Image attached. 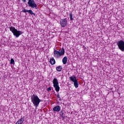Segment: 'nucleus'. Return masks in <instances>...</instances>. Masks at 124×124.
<instances>
[{"label":"nucleus","instance_id":"f257e3e1","mask_svg":"<svg viewBox=\"0 0 124 124\" xmlns=\"http://www.w3.org/2000/svg\"><path fill=\"white\" fill-rule=\"evenodd\" d=\"M31 100L36 108H37V107H38L39 103H40V101H41L38 97V96L35 94L32 95L31 98Z\"/></svg>","mask_w":124,"mask_h":124},{"label":"nucleus","instance_id":"f03ea898","mask_svg":"<svg viewBox=\"0 0 124 124\" xmlns=\"http://www.w3.org/2000/svg\"><path fill=\"white\" fill-rule=\"evenodd\" d=\"M10 31H12L14 36H16V38H18L19 36H20L21 34H23V32L22 31L17 30L16 29H15V27H10Z\"/></svg>","mask_w":124,"mask_h":124},{"label":"nucleus","instance_id":"7ed1b4c3","mask_svg":"<svg viewBox=\"0 0 124 124\" xmlns=\"http://www.w3.org/2000/svg\"><path fill=\"white\" fill-rule=\"evenodd\" d=\"M53 87L55 88L57 93L60 92V86L59 85V81L57 78H54L53 80Z\"/></svg>","mask_w":124,"mask_h":124},{"label":"nucleus","instance_id":"20e7f679","mask_svg":"<svg viewBox=\"0 0 124 124\" xmlns=\"http://www.w3.org/2000/svg\"><path fill=\"white\" fill-rule=\"evenodd\" d=\"M117 45L121 51L124 52V41L123 40L118 41L117 43Z\"/></svg>","mask_w":124,"mask_h":124},{"label":"nucleus","instance_id":"39448f33","mask_svg":"<svg viewBox=\"0 0 124 124\" xmlns=\"http://www.w3.org/2000/svg\"><path fill=\"white\" fill-rule=\"evenodd\" d=\"M28 4L29 6L31 7V8H36L37 7V5L34 2V0H29Z\"/></svg>","mask_w":124,"mask_h":124},{"label":"nucleus","instance_id":"423d86ee","mask_svg":"<svg viewBox=\"0 0 124 124\" xmlns=\"http://www.w3.org/2000/svg\"><path fill=\"white\" fill-rule=\"evenodd\" d=\"M60 24L62 27H65V26H66L67 24V19H66V18L61 19L60 21Z\"/></svg>","mask_w":124,"mask_h":124},{"label":"nucleus","instance_id":"0eeeda50","mask_svg":"<svg viewBox=\"0 0 124 124\" xmlns=\"http://www.w3.org/2000/svg\"><path fill=\"white\" fill-rule=\"evenodd\" d=\"M54 57L57 59L60 58V57H61L60 52L58 50H55L54 52Z\"/></svg>","mask_w":124,"mask_h":124},{"label":"nucleus","instance_id":"6e6552de","mask_svg":"<svg viewBox=\"0 0 124 124\" xmlns=\"http://www.w3.org/2000/svg\"><path fill=\"white\" fill-rule=\"evenodd\" d=\"M53 110L55 112H60L61 111V107L60 106H55L53 108Z\"/></svg>","mask_w":124,"mask_h":124},{"label":"nucleus","instance_id":"1a4fd4ad","mask_svg":"<svg viewBox=\"0 0 124 124\" xmlns=\"http://www.w3.org/2000/svg\"><path fill=\"white\" fill-rule=\"evenodd\" d=\"M69 78H70V81H72V82H74V83L78 81L77 78H76V77L72 76V77H70Z\"/></svg>","mask_w":124,"mask_h":124},{"label":"nucleus","instance_id":"9d476101","mask_svg":"<svg viewBox=\"0 0 124 124\" xmlns=\"http://www.w3.org/2000/svg\"><path fill=\"white\" fill-rule=\"evenodd\" d=\"M58 52H59L61 56H63V55H64V48H62V49H60Z\"/></svg>","mask_w":124,"mask_h":124},{"label":"nucleus","instance_id":"9b49d317","mask_svg":"<svg viewBox=\"0 0 124 124\" xmlns=\"http://www.w3.org/2000/svg\"><path fill=\"white\" fill-rule=\"evenodd\" d=\"M24 119L23 118H21L20 119H19L16 124H22L23 123H24Z\"/></svg>","mask_w":124,"mask_h":124},{"label":"nucleus","instance_id":"f8f14e48","mask_svg":"<svg viewBox=\"0 0 124 124\" xmlns=\"http://www.w3.org/2000/svg\"><path fill=\"white\" fill-rule=\"evenodd\" d=\"M62 62L63 64H66L67 62V57H66V56L64 57V58L62 59Z\"/></svg>","mask_w":124,"mask_h":124},{"label":"nucleus","instance_id":"ddd939ff","mask_svg":"<svg viewBox=\"0 0 124 124\" xmlns=\"http://www.w3.org/2000/svg\"><path fill=\"white\" fill-rule=\"evenodd\" d=\"M49 62L50 64H55L56 63V61H55V59L54 58H51Z\"/></svg>","mask_w":124,"mask_h":124},{"label":"nucleus","instance_id":"4468645a","mask_svg":"<svg viewBox=\"0 0 124 124\" xmlns=\"http://www.w3.org/2000/svg\"><path fill=\"white\" fill-rule=\"evenodd\" d=\"M60 115L62 118H63V119H64L65 118V114L63 113V111L62 110L60 111Z\"/></svg>","mask_w":124,"mask_h":124},{"label":"nucleus","instance_id":"2eb2a0df","mask_svg":"<svg viewBox=\"0 0 124 124\" xmlns=\"http://www.w3.org/2000/svg\"><path fill=\"white\" fill-rule=\"evenodd\" d=\"M74 85L75 86V87L77 89L79 86V84H78V80H77V81H75L74 82Z\"/></svg>","mask_w":124,"mask_h":124},{"label":"nucleus","instance_id":"dca6fc26","mask_svg":"<svg viewBox=\"0 0 124 124\" xmlns=\"http://www.w3.org/2000/svg\"><path fill=\"white\" fill-rule=\"evenodd\" d=\"M62 66H59L56 67V70H57V71H62Z\"/></svg>","mask_w":124,"mask_h":124},{"label":"nucleus","instance_id":"f3484780","mask_svg":"<svg viewBox=\"0 0 124 124\" xmlns=\"http://www.w3.org/2000/svg\"><path fill=\"white\" fill-rule=\"evenodd\" d=\"M28 13H29L30 14H31V15H35V14L33 13L32 12V11L31 10H29L28 11Z\"/></svg>","mask_w":124,"mask_h":124},{"label":"nucleus","instance_id":"a211bd4d","mask_svg":"<svg viewBox=\"0 0 124 124\" xmlns=\"http://www.w3.org/2000/svg\"><path fill=\"white\" fill-rule=\"evenodd\" d=\"M15 63V62L14 61V59H11V62H10V64H14Z\"/></svg>","mask_w":124,"mask_h":124},{"label":"nucleus","instance_id":"6ab92c4d","mask_svg":"<svg viewBox=\"0 0 124 124\" xmlns=\"http://www.w3.org/2000/svg\"><path fill=\"white\" fill-rule=\"evenodd\" d=\"M69 16H70L71 21H73L74 19L73 18H72V13H70L69 14Z\"/></svg>","mask_w":124,"mask_h":124},{"label":"nucleus","instance_id":"aec40b11","mask_svg":"<svg viewBox=\"0 0 124 124\" xmlns=\"http://www.w3.org/2000/svg\"><path fill=\"white\" fill-rule=\"evenodd\" d=\"M22 11H23V12H25V13H26V12H29V10H26V9H24Z\"/></svg>","mask_w":124,"mask_h":124},{"label":"nucleus","instance_id":"412c9836","mask_svg":"<svg viewBox=\"0 0 124 124\" xmlns=\"http://www.w3.org/2000/svg\"><path fill=\"white\" fill-rule=\"evenodd\" d=\"M51 87H49L48 88H47V92H50V91H51Z\"/></svg>","mask_w":124,"mask_h":124},{"label":"nucleus","instance_id":"4be33fe9","mask_svg":"<svg viewBox=\"0 0 124 124\" xmlns=\"http://www.w3.org/2000/svg\"><path fill=\"white\" fill-rule=\"evenodd\" d=\"M57 97H58V98H61V97H60V94H59V93H58V94H57Z\"/></svg>","mask_w":124,"mask_h":124},{"label":"nucleus","instance_id":"5701e85b","mask_svg":"<svg viewBox=\"0 0 124 124\" xmlns=\"http://www.w3.org/2000/svg\"><path fill=\"white\" fill-rule=\"evenodd\" d=\"M23 2H26V0H22Z\"/></svg>","mask_w":124,"mask_h":124}]
</instances>
